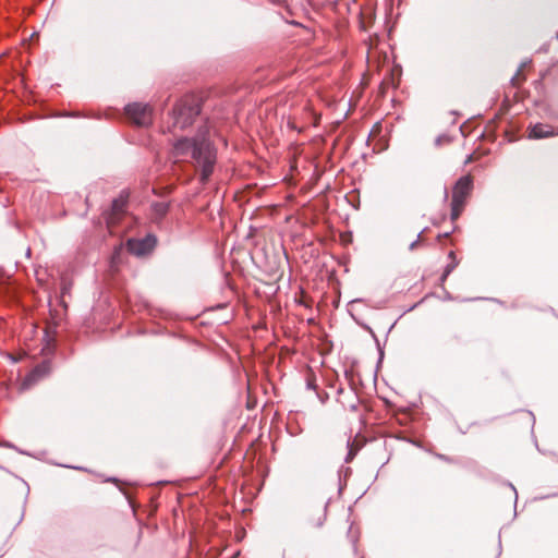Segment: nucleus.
Returning <instances> with one entry per match:
<instances>
[{
    "mask_svg": "<svg viewBox=\"0 0 558 558\" xmlns=\"http://www.w3.org/2000/svg\"><path fill=\"white\" fill-rule=\"evenodd\" d=\"M175 162L189 161L199 173V181L206 184L214 173L217 148L209 138V129L201 126L194 136H181L172 145Z\"/></svg>",
    "mask_w": 558,
    "mask_h": 558,
    "instance_id": "obj_1",
    "label": "nucleus"
},
{
    "mask_svg": "<svg viewBox=\"0 0 558 558\" xmlns=\"http://www.w3.org/2000/svg\"><path fill=\"white\" fill-rule=\"evenodd\" d=\"M202 111V99L194 95H186L177 101L172 109L171 128L184 130L192 125Z\"/></svg>",
    "mask_w": 558,
    "mask_h": 558,
    "instance_id": "obj_2",
    "label": "nucleus"
},
{
    "mask_svg": "<svg viewBox=\"0 0 558 558\" xmlns=\"http://www.w3.org/2000/svg\"><path fill=\"white\" fill-rule=\"evenodd\" d=\"M44 345L40 353L45 359L37 364L25 378L26 385H32L37 380L44 378L51 372V357L53 356L57 348V331L53 328H46L44 330Z\"/></svg>",
    "mask_w": 558,
    "mask_h": 558,
    "instance_id": "obj_3",
    "label": "nucleus"
},
{
    "mask_svg": "<svg viewBox=\"0 0 558 558\" xmlns=\"http://www.w3.org/2000/svg\"><path fill=\"white\" fill-rule=\"evenodd\" d=\"M126 118L136 126H148L153 122V108L148 104L132 102L124 107Z\"/></svg>",
    "mask_w": 558,
    "mask_h": 558,
    "instance_id": "obj_4",
    "label": "nucleus"
},
{
    "mask_svg": "<svg viewBox=\"0 0 558 558\" xmlns=\"http://www.w3.org/2000/svg\"><path fill=\"white\" fill-rule=\"evenodd\" d=\"M157 245V236L153 233H147L141 239H129L128 250L130 253L137 257H144L149 255Z\"/></svg>",
    "mask_w": 558,
    "mask_h": 558,
    "instance_id": "obj_5",
    "label": "nucleus"
},
{
    "mask_svg": "<svg viewBox=\"0 0 558 558\" xmlns=\"http://www.w3.org/2000/svg\"><path fill=\"white\" fill-rule=\"evenodd\" d=\"M473 190V177L465 174L460 177L452 187V202L466 204V199Z\"/></svg>",
    "mask_w": 558,
    "mask_h": 558,
    "instance_id": "obj_6",
    "label": "nucleus"
},
{
    "mask_svg": "<svg viewBox=\"0 0 558 558\" xmlns=\"http://www.w3.org/2000/svg\"><path fill=\"white\" fill-rule=\"evenodd\" d=\"M558 136V128L547 123H535L529 128V138L543 140Z\"/></svg>",
    "mask_w": 558,
    "mask_h": 558,
    "instance_id": "obj_7",
    "label": "nucleus"
},
{
    "mask_svg": "<svg viewBox=\"0 0 558 558\" xmlns=\"http://www.w3.org/2000/svg\"><path fill=\"white\" fill-rule=\"evenodd\" d=\"M126 201L123 198H114L111 202L110 213L107 216V223H116L119 217L123 214Z\"/></svg>",
    "mask_w": 558,
    "mask_h": 558,
    "instance_id": "obj_8",
    "label": "nucleus"
},
{
    "mask_svg": "<svg viewBox=\"0 0 558 558\" xmlns=\"http://www.w3.org/2000/svg\"><path fill=\"white\" fill-rule=\"evenodd\" d=\"M151 207H153L155 215L159 218L165 217L167 215V213L169 211V205L163 202L154 203Z\"/></svg>",
    "mask_w": 558,
    "mask_h": 558,
    "instance_id": "obj_9",
    "label": "nucleus"
},
{
    "mask_svg": "<svg viewBox=\"0 0 558 558\" xmlns=\"http://www.w3.org/2000/svg\"><path fill=\"white\" fill-rule=\"evenodd\" d=\"M464 204H461V203H457L456 202H452L451 201V204H450V207H451V213H450V219L451 221H456L460 215L462 214L463 209H464Z\"/></svg>",
    "mask_w": 558,
    "mask_h": 558,
    "instance_id": "obj_10",
    "label": "nucleus"
},
{
    "mask_svg": "<svg viewBox=\"0 0 558 558\" xmlns=\"http://www.w3.org/2000/svg\"><path fill=\"white\" fill-rule=\"evenodd\" d=\"M448 258L451 259V262L449 264L446 265L444 271H445V277H449V275L456 269V267L458 266L459 262L457 260L456 258V254L453 251H450L449 254H448Z\"/></svg>",
    "mask_w": 558,
    "mask_h": 558,
    "instance_id": "obj_11",
    "label": "nucleus"
},
{
    "mask_svg": "<svg viewBox=\"0 0 558 558\" xmlns=\"http://www.w3.org/2000/svg\"><path fill=\"white\" fill-rule=\"evenodd\" d=\"M365 329H367L371 332L373 339L376 342V347H377V350H378V361H377V367H378L381 364V362L384 360V356H385L384 349L381 348L380 342H379L377 336L375 335V332L372 330V328L368 327V326H365Z\"/></svg>",
    "mask_w": 558,
    "mask_h": 558,
    "instance_id": "obj_12",
    "label": "nucleus"
},
{
    "mask_svg": "<svg viewBox=\"0 0 558 558\" xmlns=\"http://www.w3.org/2000/svg\"><path fill=\"white\" fill-rule=\"evenodd\" d=\"M347 447H348V453L344 458V462L350 463L356 456L359 448H355L354 444L350 439L347 441Z\"/></svg>",
    "mask_w": 558,
    "mask_h": 558,
    "instance_id": "obj_13",
    "label": "nucleus"
},
{
    "mask_svg": "<svg viewBox=\"0 0 558 558\" xmlns=\"http://www.w3.org/2000/svg\"><path fill=\"white\" fill-rule=\"evenodd\" d=\"M529 63H531V60H525V61L521 62V64H520V66H519L518 71H517V73H515V74L511 77V80H510V83H511V85H512V86H519V78H520V76H521V72H522V70H523V69H524Z\"/></svg>",
    "mask_w": 558,
    "mask_h": 558,
    "instance_id": "obj_14",
    "label": "nucleus"
},
{
    "mask_svg": "<svg viewBox=\"0 0 558 558\" xmlns=\"http://www.w3.org/2000/svg\"><path fill=\"white\" fill-rule=\"evenodd\" d=\"M350 395H351V398H352V402H350V403L348 404V408H349L351 411H356V410H357V405H359V398H357V395L355 393V391H354L353 389H351Z\"/></svg>",
    "mask_w": 558,
    "mask_h": 558,
    "instance_id": "obj_15",
    "label": "nucleus"
},
{
    "mask_svg": "<svg viewBox=\"0 0 558 558\" xmlns=\"http://www.w3.org/2000/svg\"><path fill=\"white\" fill-rule=\"evenodd\" d=\"M451 141L450 136L446 135V134H442V135H439L436 137L435 140V145L436 146H440L445 143H449Z\"/></svg>",
    "mask_w": 558,
    "mask_h": 558,
    "instance_id": "obj_16",
    "label": "nucleus"
},
{
    "mask_svg": "<svg viewBox=\"0 0 558 558\" xmlns=\"http://www.w3.org/2000/svg\"><path fill=\"white\" fill-rule=\"evenodd\" d=\"M306 388L310 390H317V384L314 377H307L306 379Z\"/></svg>",
    "mask_w": 558,
    "mask_h": 558,
    "instance_id": "obj_17",
    "label": "nucleus"
},
{
    "mask_svg": "<svg viewBox=\"0 0 558 558\" xmlns=\"http://www.w3.org/2000/svg\"><path fill=\"white\" fill-rule=\"evenodd\" d=\"M348 536L351 538V542H352L353 546L355 547L356 542H357V536L353 534L352 525L349 529Z\"/></svg>",
    "mask_w": 558,
    "mask_h": 558,
    "instance_id": "obj_18",
    "label": "nucleus"
},
{
    "mask_svg": "<svg viewBox=\"0 0 558 558\" xmlns=\"http://www.w3.org/2000/svg\"><path fill=\"white\" fill-rule=\"evenodd\" d=\"M420 239H421V233H418V234H417L416 240H414V241L410 244V246H409V250H410V251H413V250L417 246V244H418V242H420Z\"/></svg>",
    "mask_w": 558,
    "mask_h": 558,
    "instance_id": "obj_19",
    "label": "nucleus"
},
{
    "mask_svg": "<svg viewBox=\"0 0 558 558\" xmlns=\"http://www.w3.org/2000/svg\"><path fill=\"white\" fill-rule=\"evenodd\" d=\"M509 487L513 490V493H514V502H517V500H518L517 489H515V487L511 483H509Z\"/></svg>",
    "mask_w": 558,
    "mask_h": 558,
    "instance_id": "obj_20",
    "label": "nucleus"
},
{
    "mask_svg": "<svg viewBox=\"0 0 558 558\" xmlns=\"http://www.w3.org/2000/svg\"><path fill=\"white\" fill-rule=\"evenodd\" d=\"M448 277H445V271H442V275L439 278L440 284L442 286Z\"/></svg>",
    "mask_w": 558,
    "mask_h": 558,
    "instance_id": "obj_21",
    "label": "nucleus"
},
{
    "mask_svg": "<svg viewBox=\"0 0 558 558\" xmlns=\"http://www.w3.org/2000/svg\"><path fill=\"white\" fill-rule=\"evenodd\" d=\"M449 197V193H448V190L447 187L444 189V201H447Z\"/></svg>",
    "mask_w": 558,
    "mask_h": 558,
    "instance_id": "obj_22",
    "label": "nucleus"
},
{
    "mask_svg": "<svg viewBox=\"0 0 558 558\" xmlns=\"http://www.w3.org/2000/svg\"><path fill=\"white\" fill-rule=\"evenodd\" d=\"M437 457L441 460H445V461H450V459L444 454H437Z\"/></svg>",
    "mask_w": 558,
    "mask_h": 558,
    "instance_id": "obj_23",
    "label": "nucleus"
},
{
    "mask_svg": "<svg viewBox=\"0 0 558 558\" xmlns=\"http://www.w3.org/2000/svg\"><path fill=\"white\" fill-rule=\"evenodd\" d=\"M450 234H451V232H445V233H442V234H439L438 236H439V238H449V236H450Z\"/></svg>",
    "mask_w": 558,
    "mask_h": 558,
    "instance_id": "obj_24",
    "label": "nucleus"
},
{
    "mask_svg": "<svg viewBox=\"0 0 558 558\" xmlns=\"http://www.w3.org/2000/svg\"><path fill=\"white\" fill-rule=\"evenodd\" d=\"M107 481L108 482H112V483H118V478L117 477H109Z\"/></svg>",
    "mask_w": 558,
    "mask_h": 558,
    "instance_id": "obj_25",
    "label": "nucleus"
},
{
    "mask_svg": "<svg viewBox=\"0 0 558 558\" xmlns=\"http://www.w3.org/2000/svg\"><path fill=\"white\" fill-rule=\"evenodd\" d=\"M69 291V288L66 286H63L62 288V294L64 295L65 293H68Z\"/></svg>",
    "mask_w": 558,
    "mask_h": 558,
    "instance_id": "obj_26",
    "label": "nucleus"
},
{
    "mask_svg": "<svg viewBox=\"0 0 558 558\" xmlns=\"http://www.w3.org/2000/svg\"><path fill=\"white\" fill-rule=\"evenodd\" d=\"M529 413H530V415L532 417V426H534V424H535V416H534V414L532 412H529Z\"/></svg>",
    "mask_w": 558,
    "mask_h": 558,
    "instance_id": "obj_27",
    "label": "nucleus"
},
{
    "mask_svg": "<svg viewBox=\"0 0 558 558\" xmlns=\"http://www.w3.org/2000/svg\"><path fill=\"white\" fill-rule=\"evenodd\" d=\"M446 300H452V296L449 292L446 291Z\"/></svg>",
    "mask_w": 558,
    "mask_h": 558,
    "instance_id": "obj_28",
    "label": "nucleus"
},
{
    "mask_svg": "<svg viewBox=\"0 0 558 558\" xmlns=\"http://www.w3.org/2000/svg\"><path fill=\"white\" fill-rule=\"evenodd\" d=\"M3 446L8 447V448H14V446L10 442H5Z\"/></svg>",
    "mask_w": 558,
    "mask_h": 558,
    "instance_id": "obj_29",
    "label": "nucleus"
},
{
    "mask_svg": "<svg viewBox=\"0 0 558 558\" xmlns=\"http://www.w3.org/2000/svg\"><path fill=\"white\" fill-rule=\"evenodd\" d=\"M344 472H345V475H349V474L351 473V469H350V468H347V469L344 470Z\"/></svg>",
    "mask_w": 558,
    "mask_h": 558,
    "instance_id": "obj_30",
    "label": "nucleus"
},
{
    "mask_svg": "<svg viewBox=\"0 0 558 558\" xmlns=\"http://www.w3.org/2000/svg\"><path fill=\"white\" fill-rule=\"evenodd\" d=\"M362 300L361 299H356V300H353L351 303H357V302H361Z\"/></svg>",
    "mask_w": 558,
    "mask_h": 558,
    "instance_id": "obj_31",
    "label": "nucleus"
},
{
    "mask_svg": "<svg viewBox=\"0 0 558 558\" xmlns=\"http://www.w3.org/2000/svg\"><path fill=\"white\" fill-rule=\"evenodd\" d=\"M342 392H343V388H339V389H338V393L340 395V393H342Z\"/></svg>",
    "mask_w": 558,
    "mask_h": 558,
    "instance_id": "obj_32",
    "label": "nucleus"
},
{
    "mask_svg": "<svg viewBox=\"0 0 558 558\" xmlns=\"http://www.w3.org/2000/svg\"><path fill=\"white\" fill-rule=\"evenodd\" d=\"M472 158V155H470L468 158H466V162H469Z\"/></svg>",
    "mask_w": 558,
    "mask_h": 558,
    "instance_id": "obj_33",
    "label": "nucleus"
}]
</instances>
